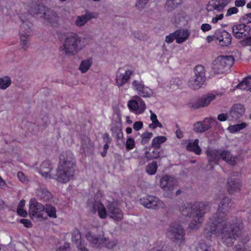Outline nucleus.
Listing matches in <instances>:
<instances>
[{"instance_id":"obj_1","label":"nucleus","mask_w":251,"mask_h":251,"mask_svg":"<svg viewBox=\"0 0 251 251\" xmlns=\"http://www.w3.org/2000/svg\"><path fill=\"white\" fill-rule=\"evenodd\" d=\"M233 203L228 197L221 201L218 212L210 218L204 231L206 239L212 241L220 235L222 242L227 247L233 245L243 228L242 223L237 219L228 221L226 212L230 210Z\"/></svg>"},{"instance_id":"obj_2","label":"nucleus","mask_w":251,"mask_h":251,"mask_svg":"<svg viewBox=\"0 0 251 251\" xmlns=\"http://www.w3.org/2000/svg\"><path fill=\"white\" fill-rule=\"evenodd\" d=\"M211 207V203L207 201L190 202L182 205L180 211L182 215L190 219L189 228L196 229L200 227L204 215L210 211Z\"/></svg>"},{"instance_id":"obj_3","label":"nucleus","mask_w":251,"mask_h":251,"mask_svg":"<svg viewBox=\"0 0 251 251\" xmlns=\"http://www.w3.org/2000/svg\"><path fill=\"white\" fill-rule=\"evenodd\" d=\"M75 164L74 156L71 152L62 153L60 156L56 174L52 178L59 182L67 183L74 176Z\"/></svg>"},{"instance_id":"obj_4","label":"nucleus","mask_w":251,"mask_h":251,"mask_svg":"<svg viewBox=\"0 0 251 251\" xmlns=\"http://www.w3.org/2000/svg\"><path fill=\"white\" fill-rule=\"evenodd\" d=\"M85 47L82 37L75 33L67 34L60 47V51L67 56H75Z\"/></svg>"},{"instance_id":"obj_5","label":"nucleus","mask_w":251,"mask_h":251,"mask_svg":"<svg viewBox=\"0 0 251 251\" xmlns=\"http://www.w3.org/2000/svg\"><path fill=\"white\" fill-rule=\"evenodd\" d=\"M28 12L32 15H37L45 22L54 25L58 21L56 13L37 1H32L28 6Z\"/></svg>"},{"instance_id":"obj_6","label":"nucleus","mask_w":251,"mask_h":251,"mask_svg":"<svg viewBox=\"0 0 251 251\" xmlns=\"http://www.w3.org/2000/svg\"><path fill=\"white\" fill-rule=\"evenodd\" d=\"M85 237L91 245L95 248L106 247L108 249H113L117 243L115 240L110 241L102 233L101 234H95L92 232H88Z\"/></svg>"},{"instance_id":"obj_7","label":"nucleus","mask_w":251,"mask_h":251,"mask_svg":"<svg viewBox=\"0 0 251 251\" xmlns=\"http://www.w3.org/2000/svg\"><path fill=\"white\" fill-rule=\"evenodd\" d=\"M185 234V230L182 226L177 223L170 225L166 232L167 236L179 246L184 244Z\"/></svg>"},{"instance_id":"obj_8","label":"nucleus","mask_w":251,"mask_h":251,"mask_svg":"<svg viewBox=\"0 0 251 251\" xmlns=\"http://www.w3.org/2000/svg\"><path fill=\"white\" fill-rule=\"evenodd\" d=\"M234 61L232 55L218 56L213 62L212 69L215 73L222 74L230 69Z\"/></svg>"},{"instance_id":"obj_9","label":"nucleus","mask_w":251,"mask_h":251,"mask_svg":"<svg viewBox=\"0 0 251 251\" xmlns=\"http://www.w3.org/2000/svg\"><path fill=\"white\" fill-rule=\"evenodd\" d=\"M32 24L29 22L23 23L20 28V43L22 48L26 50L28 47V38L32 34Z\"/></svg>"},{"instance_id":"obj_10","label":"nucleus","mask_w":251,"mask_h":251,"mask_svg":"<svg viewBox=\"0 0 251 251\" xmlns=\"http://www.w3.org/2000/svg\"><path fill=\"white\" fill-rule=\"evenodd\" d=\"M140 201L141 204L144 207L156 210L164 208L165 206L162 201L153 196L147 195L143 197L140 199Z\"/></svg>"},{"instance_id":"obj_11","label":"nucleus","mask_w":251,"mask_h":251,"mask_svg":"<svg viewBox=\"0 0 251 251\" xmlns=\"http://www.w3.org/2000/svg\"><path fill=\"white\" fill-rule=\"evenodd\" d=\"M45 206L39 203L35 198L31 199L29 203L28 213L31 218L42 217Z\"/></svg>"},{"instance_id":"obj_12","label":"nucleus","mask_w":251,"mask_h":251,"mask_svg":"<svg viewBox=\"0 0 251 251\" xmlns=\"http://www.w3.org/2000/svg\"><path fill=\"white\" fill-rule=\"evenodd\" d=\"M134 71L132 70L126 69L125 70L123 68H119L116 73V85L119 87L123 86L129 81Z\"/></svg>"},{"instance_id":"obj_13","label":"nucleus","mask_w":251,"mask_h":251,"mask_svg":"<svg viewBox=\"0 0 251 251\" xmlns=\"http://www.w3.org/2000/svg\"><path fill=\"white\" fill-rule=\"evenodd\" d=\"M108 216L115 222L123 220L124 214L122 210L115 202H112L107 206Z\"/></svg>"},{"instance_id":"obj_14","label":"nucleus","mask_w":251,"mask_h":251,"mask_svg":"<svg viewBox=\"0 0 251 251\" xmlns=\"http://www.w3.org/2000/svg\"><path fill=\"white\" fill-rule=\"evenodd\" d=\"M132 84L133 89L143 97H151L153 94L152 90L145 86L142 81L135 80L133 81Z\"/></svg>"},{"instance_id":"obj_15","label":"nucleus","mask_w":251,"mask_h":251,"mask_svg":"<svg viewBox=\"0 0 251 251\" xmlns=\"http://www.w3.org/2000/svg\"><path fill=\"white\" fill-rule=\"evenodd\" d=\"M250 26L244 24L236 25L232 27L234 35L239 39L248 37L250 35Z\"/></svg>"},{"instance_id":"obj_16","label":"nucleus","mask_w":251,"mask_h":251,"mask_svg":"<svg viewBox=\"0 0 251 251\" xmlns=\"http://www.w3.org/2000/svg\"><path fill=\"white\" fill-rule=\"evenodd\" d=\"M235 175L231 176L228 178L227 182L226 188L230 194H234L241 190V181L239 178L235 177Z\"/></svg>"},{"instance_id":"obj_17","label":"nucleus","mask_w":251,"mask_h":251,"mask_svg":"<svg viewBox=\"0 0 251 251\" xmlns=\"http://www.w3.org/2000/svg\"><path fill=\"white\" fill-rule=\"evenodd\" d=\"M215 99V96L212 94H208L198 99L197 101L190 103L191 107L198 109L207 106Z\"/></svg>"},{"instance_id":"obj_18","label":"nucleus","mask_w":251,"mask_h":251,"mask_svg":"<svg viewBox=\"0 0 251 251\" xmlns=\"http://www.w3.org/2000/svg\"><path fill=\"white\" fill-rule=\"evenodd\" d=\"M216 41L219 42L220 46L225 47L230 44L231 42V35L224 29L216 32Z\"/></svg>"},{"instance_id":"obj_19","label":"nucleus","mask_w":251,"mask_h":251,"mask_svg":"<svg viewBox=\"0 0 251 251\" xmlns=\"http://www.w3.org/2000/svg\"><path fill=\"white\" fill-rule=\"evenodd\" d=\"M244 113L245 109L242 104H235L229 112L228 119L230 121H237L243 116Z\"/></svg>"},{"instance_id":"obj_20","label":"nucleus","mask_w":251,"mask_h":251,"mask_svg":"<svg viewBox=\"0 0 251 251\" xmlns=\"http://www.w3.org/2000/svg\"><path fill=\"white\" fill-rule=\"evenodd\" d=\"M176 182L175 179L171 176L165 175L160 180L161 188L165 191H172Z\"/></svg>"},{"instance_id":"obj_21","label":"nucleus","mask_w":251,"mask_h":251,"mask_svg":"<svg viewBox=\"0 0 251 251\" xmlns=\"http://www.w3.org/2000/svg\"><path fill=\"white\" fill-rule=\"evenodd\" d=\"M98 14L95 12L86 11L85 14L78 16L75 21V25L78 27L84 26L88 21L98 17Z\"/></svg>"},{"instance_id":"obj_22","label":"nucleus","mask_w":251,"mask_h":251,"mask_svg":"<svg viewBox=\"0 0 251 251\" xmlns=\"http://www.w3.org/2000/svg\"><path fill=\"white\" fill-rule=\"evenodd\" d=\"M215 119L206 118L202 122H198L194 125V130L197 132L201 133L211 128V123L215 121Z\"/></svg>"},{"instance_id":"obj_23","label":"nucleus","mask_w":251,"mask_h":251,"mask_svg":"<svg viewBox=\"0 0 251 251\" xmlns=\"http://www.w3.org/2000/svg\"><path fill=\"white\" fill-rule=\"evenodd\" d=\"M208 161L210 164L212 163L217 164L220 159V151L215 149L209 148L206 151Z\"/></svg>"},{"instance_id":"obj_24","label":"nucleus","mask_w":251,"mask_h":251,"mask_svg":"<svg viewBox=\"0 0 251 251\" xmlns=\"http://www.w3.org/2000/svg\"><path fill=\"white\" fill-rule=\"evenodd\" d=\"M226 3L223 1H209L206 5V10L210 11L216 10L218 12L222 11Z\"/></svg>"},{"instance_id":"obj_25","label":"nucleus","mask_w":251,"mask_h":251,"mask_svg":"<svg viewBox=\"0 0 251 251\" xmlns=\"http://www.w3.org/2000/svg\"><path fill=\"white\" fill-rule=\"evenodd\" d=\"M53 167L49 160H46L42 162L40 166V173L42 176L46 178H52L50 172Z\"/></svg>"},{"instance_id":"obj_26","label":"nucleus","mask_w":251,"mask_h":251,"mask_svg":"<svg viewBox=\"0 0 251 251\" xmlns=\"http://www.w3.org/2000/svg\"><path fill=\"white\" fill-rule=\"evenodd\" d=\"M160 156L159 150L154 149L152 151H146L143 157H142L140 164L143 165L146 162L153 159L157 158Z\"/></svg>"},{"instance_id":"obj_27","label":"nucleus","mask_w":251,"mask_h":251,"mask_svg":"<svg viewBox=\"0 0 251 251\" xmlns=\"http://www.w3.org/2000/svg\"><path fill=\"white\" fill-rule=\"evenodd\" d=\"M221 158L230 165L234 166L237 163V158L233 156L229 151H220Z\"/></svg>"},{"instance_id":"obj_28","label":"nucleus","mask_w":251,"mask_h":251,"mask_svg":"<svg viewBox=\"0 0 251 251\" xmlns=\"http://www.w3.org/2000/svg\"><path fill=\"white\" fill-rule=\"evenodd\" d=\"M93 209L94 212L97 211L101 219H105L108 216L107 212L103 204L100 202H95L93 204Z\"/></svg>"},{"instance_id":"obj_29","label":"nucleus","mask_w":251,"mask_h":251,"mask_svg":"<svg viewBox=\"0 0 251 251\" xmlns=\"http://www.w3.org/2000/svg\"><path fill=\"white\" fill-rule=\"evenodd\" d=\"M37 197L45 201H50L52 196L50 192L45 187H40L37 190Z\"/></svg>"},{"instance_id":"obj_30","label":"nucleus","mask_w":251,"mask_h":251,"mask_svg":"<svg viewBox=\"0 0 251 251\" xmlns=\"http://www.w3.org/2000/svg\"><path fill=\"white\" fill-rule=\"evenodd\" d=\"M199 142V140L198 139L194 141L189 140L186 147V150L189 151L195 152L197 155L200 154L201 150L198 145Z\"/></svg>"},{"instance_id":"obj_31","label":"nucleus","mask_w":251,"mask_h":251,"mask_svg":"<svg viewBox=\"0 0 251 251\" xmlns=\"http://www.w3.org/2000/svg\"><path fill=\"white\" fill-rule=\"evenodd\" d=\"M204 82L205 81L193 76L188 81L187 84L191 89L198 90L202 87Z\"/></svg>"},{"instance_id":"obj_32","label":"nucleus","mask_w":251,"mask_h":251,"mask_svg":"<svg viewBox=\"0 0 251 251\" xmlns=\"http://www.w3.org/2000/svg\"><path fill=\"white\" fill-rule=\"evenodd\" d=\"M176 42L180 44L186 41L188 38L190 33L188 30H177L175 32Z\"/></svg>"},{"instance_id":"obj_33","label":"nucleus","mask_w":251,"mask_h":251,"mask_svg":"<svg viewBox=\"0 0 251 251\" xmlns=\"http://www.w3.org/2000/svg\"><path fill=\"white\" fill-rule=\"evenodd\" d=\"M81 147L84 153H88L93 150L94 143L88 137L85 136L82 139Z\"/></svg>"},{"instance_id":"obj_34","label":"nucleus","mask_w":251,"mask_h":251,"mask_svg":"<svg viewBox=\"0 0 251 251\" xmlns=\"http://www.w3.org/2000/svg\"><path fill=\"white\" fill-rule=\"evenodd\" d=\"M72 240L78 247V248L82 251H86L85 247L81 248V235L79 231L77 229H75L72 232Z\"/></svg>"},{"instance_id":"obj_35","label":"nucleus","mask_w":251,"mask_h":251,"mask_svg":"<svg viewBox=\"0 0 251 251\" xmlns=\"http://www.w3.org/2000/svg\"><path fill=\"white\" fill-rule=\"evenodd\" d=\"M236 88L243 90H250L251 92V76H248L239 83Z\"/></svg>"},{"instance_id":"obj_36","label":"nucleus","mask_w":251,"mask_h":251,"mask_svg":"<svg viewBox=\"0 0 251 251\" xmlns=\"http://www.w3.org/2000/svg\"><path fill=\"white\" fill-rule=\"evenodd\" d=\"M195 75L194 76L201 79L203 81H205V70L203 66L202 65H197L194 69Z\"/></svg>"},{"instance_id":"obj_37","label":"nucleus","mask_w":251,"mask_h":251,"mask_svg":"<svg viewBox=\"0 0 251 251\" xmlns=\"http://www.w3.org/2000/svg\"><path fill=\"white\" fill-rule=\"evenodd\" d=\"M167 140L166 137L163 136H159L156 137H155L153 139L151 142L152 147L154 148L155 149L159 150L160 145L164 143Z\"/></svg>"},{"instance_id":"obj_38","label":"nucleus","mask_w":251,"mask_h":251,"mask_svg":"<svg viewBox=\"0 0 251 251\" xmlns=\"http://www.w3.org/2000/svg\"><path fill=\"white\" fill-rule=\"evenodd\" d=\"M92 64V59L88 58L81 61L79 69L82 73H86L90 68Z\"/></svg>"},{"instance_id":"obj_39","label":"nucleus","mask_w":251,"mask_h":251,"mask_svg":"<svg viewBox=\"0 0 251 251\" xmlns=\"http://www.w3.org/2000/svg\"><path fill=\"white\" fill-rule=\"evenodd\" d=\"M157 169V164L156 161H152L149 163L146 167V172L150 175H154Z\"/></svg>"},{"instance_id":"obj_40","label":"nucleus","mask_w":251,"mask_h":251,"mask_svg":"<svg viewBox=\"0 0 251 251\" xmlns=\"http://www.w3.org/2000/svg\"><path fill=\"white\" fill-rule=\"evenodd\" d=\"M44 210L50 217L53 218H56L57 216L56 208L52 205L50 204H46L45 206Z\"/></svg>"},{"instance_id":"obj_41","label":"nucleus","mask_w":251,"mask_h":251,"mask_svg":"<svg viewBox=\"0 0 251 251\" xmlns=\"http://www.w3.org/2000/svg\"><path fill=\"white\" fill-rule=\"evenodd\" d=\"M197 250L199 251L201 250V251H211L209 249V247L207 245L203 242H200L197 246L196 247ZM234 251H244L243 249L240 247H235Z\"/></svg>"},{"instance_id":"obj_42","label":"nucleus","mask_w":251,"mask_h":251,"mask_svg":"<svg viewBox=\"0 0 251 251\" xmlns=\"http://www.w3.org/2000/svg\"><path fill=\"white\" fill-rule=\"evenodd\" d=\"M11 81L9 77L0 78V89L5 90L11 84Z\"/></svg>"},{"instance_id":"obj_43","label":"nucleus","mask_w":251,"mask_h":251,"mask_svg":"<svg viewBox=\"0 0 251 251\" xmlns=\"http://www.w3.org/2000/svg\"><path fill=\"white\" fill-rule=\"evenodd\" d=\"M246 126V124L245 123L230 126L228 127V129L230 132H237Z\"/></svg>"},{"instance_id":"obj_44","label":"nucleus","mask_w":251,"mask_h":251,"mask_svg":"<svg viewBox=\"0 0 251 251\" xmlns=\"http://www.w3.org/2000/svg\"><path fill=\"white\" fill-rule=\"evenodd\" d=\"M153 134L151 132H146L143 133L141 135L142 140L141 144L143 145L146 144L148 143L150 140V139L152 136Z\"/></svg>"},{"instance_id":"obj_45","label":"nucleus","mask_w":251,"mask_h":251,"mask_svg":"<svg viewBox=\"0 0 251 251\" xmlns=\"http://www.w3.org/2000/svg\"><path fill=\"white\" fill-rule=\"evenodd\" d=\"M128 107L130 110L133 111H136L138 113V105L137 100H130L128 102Z\"/></svg>"},{"instance_id":"obj_46","label":"nucleus","mask_w":251,"mask_h":251,"mask_svg":"<svg viewBox=\"0 0 251 251\" xmlns=\"http://www.w3.org/2000/svg\"><path fill=\"white\" fill-rule=\"evenodd\" d=\"M138 105V113H142L146 109V106L144 101L138 96H136Z\"/></svg>"},{"instance_id":"obj_47","label":"nucleus","mask_w":251,"mask_h":251,"mask_svg":"<svg viewBox=\"0 0 251 251\" xmlns=\"http://www.w3.org/2000/svg\"><path fill=\"white\" fill-rule=\"evenodd\" d=\"M180 3H176L174 1H166L165 7L168 11H172L176 8Z\"/></svg>"},{"instance_id":"obj_48","label":"nucleus","mask_w":251,"mask_h":251,"mask_svg":"<svg viewBox=\"0 0 251 251\" xmlns=\"http://www.w3.org/2000/svg\"><path fill=\"white\" fill-rule=\"evenodd\" d=\"M126 149L128 150L133 149L135 147L134 139L132 138H128L126 140Z\"/></svg>"},{"instance_id":"obj_49","label":"nucleus","mask_w":251,"mask_h":251,"mask_svg":"<svg viewBox=\"0 0 251 251\" xmlns=\"http://www.w3.org/2000/svg\"><path fill=\"white\" fill-rule=\"evenodd\" d=\"M242 22L244 25L248 24L251 23V13L247 14L242 18Z\"/></svg>"},{"instance_id":"obj_50","label":"nucleus","mask_w":251,"mask_h":251,"mask_svg":"<svg viewBox=\"0 0 251 251\" xmlns=\"http://www.w3.org/2000/svg\"><path fill=\"white\" fill-rule=\"evenodd\" d=\"M238 9L236 7H232L229 8L226 12V17L230 16L232 15V14H236L238 12Z\"/></svg>"},{"instance_id":"obj_51","label":"nucleus","mask_w":251,"mask_h":251,"mask_svg":"<svg viewBox=\"0 0 251 251\" xmlns=\"http://www.w3.org/2000/svg\"><path fill=\"white\" fill-rule=\"evenodd\" d=\"M175 39H176V35L175 33L174 32L173 33L170 34L169 35H167L166 37L165 41L167 43L170 44L172 43Z\"/></svg>"},{"instance_id":"obj_52","label":"nucleus","mask_w":251,"mask_h":251,"mask_svg":"<svg viewBox=\"0 0 251 251\" xmlns=\"http://www.w3.org/2000/svg\"><path fill=\"white\" fill-rule=\"evenodd\" d=\"M146 5L147 2L146 1H137L135 4L136 7L140 10H142L144 8Z\"/></svg>"},{"instance_id":"obj_53","label":"nucleus","mask_w":251,"mask_h":251,"mask_svg":"<svg viewBox=\"0 0 251 251\" xmlns=\"http://www.w3.org/2000/svg\"><path fill=\"white\" fill-rule=\"evenodd\" d=\"M143 124L142 122H136L133 126V129L136 131H138L143 127Z\"/></svg>"},{"instance_id":"obj_54","label":"nucleus","mask_w":251,"mask_h":251,"mask_svg":"<svg viewBox=\"0 0 251 251\" xmlns=\"http://www.w3.org/2000/svg\"><path fill=\"white\" fill-rule=\"evenodd\" d=\"M212 27L211 25L208 24H203L201 25V29L203 32L209 31L211 29Z\"/></svg>"},{"instance_id":"obj_55","label":"nucleus","mask_w":251,"mask_h":251,"mask_svg":"<svg viewBox=\"0 0 251 251\" xmlns=\"http://www.w3.org/2000/svg\"><path fill=\"white\" fill-rule=\"evenodd\" d=\"M17 213L23 217H26L27 215V212L23 208H17Z\"/></svg>"},{"instance_id":"obj_56","label":"nucleus","mask_w":251,"mask_h":251,"mask_svg":"<svg viewBox=\"0 0 251 251\" xmlns=\"http://www.w3.org/2000/svg\"><path fill=\"white\" fill-rule=\"evenodd\" d=\"M21 223L23 224L26 227H30L32 226L31 221L27 219H21L20 220Z\"/></svg>"},{"instance_id":"obj_57","label":"nucleus","mask_w":251,"mask_h":251,"mask_svg":"<svg viewBox=\"0 0 251 251\" xmlns=\"http://www.w3.org/2000/svg\"><path fill=\"white\" fill-rule=\"evenodd\" d=\"M70 248V243H65L63 246L58 248L56 251H66Z\"/></svg>"},{"instance_id":"obj_58","label":"nucleus","mask_w":251,"mask_h":251,"mask_svg":"<svg viewBox=\"0 0 251 251\" xmlns=\"http://www.w3.org/2000/svg\"><path fill=\"white\" fill-rule=\"evenodd\" d=\"M228 115L226 114H220L218 116L217 119L220 121L224 122L228 119Z\"/></svg>"},{"instance_id":"obj_59","label":"nucleus","mask_w":251,"mask_h":251,"mask_svg":"<svg viewBox=\"0 0 251 251\" xmlns=\"http://www.w3.org/2000/svg\"><path fill=\"white\" fill-rule=\"evenodd\" d=\"M223 17L224 15L223 14L217 15L215 17L212 18V22L213 24H216L218 22V21L222 20Z\"/></svg>"},{"instance_id":"obj_60","label":"nucleus","mask_w":251,"mask_h":251,"mask_svg":"<svg viewBox=\"0 0 251 251\" xmlns=\"http://www.w3.org/2000/svg\"><path fill=\"white\" fill-rule=\"evenodd\" d=\"M17 176L21 181L25 182L26 180L25 176L23 172H19Z\"/></svg>"},{"instance_id":"obj_61","label":"nucleus","mask_w":251,"mask_h":251,"mask_svg":"<svg viewBox=\"0 0 251 251\" xmlns=\"http://www.w3.org/2000/svg\"><path fill=\"white\" fill-rule=\"evenodd\" d=\"M150 251H170L169 248L167 247H163L161 249H157L155 248H152L150 250Z\"/></svg>"},{"instance_id":"obj_62","label":"nucleus","mask_w":251,"mask_h":251,"mask_svg":"<svg viewBox=\"0 0 251 251\" xmlns=\"http://www.w3.org/2000/svg\"><path fill=\"white\" fill-rule=\"evenodd\" d=\"M246 4L245 1H235V5L236 7H242Z\"/></svg>"},{"instance_id":"obj_63","label":"nucleus","mask_w":251,"mask_h":251,"mask_svg":"<svg viewBox=\"0 0 251 251\" xmlns=\"http://www.w3.org/2000/svg\"><path fill=\"white\" fill-rule=\"evenodd\" d=\"M213 40L216 41V33H215L214 35H213V36H208L206 37V41L208 43H210Z\"/></svg>"},{"instance_id":"obj_64","label":"nucleus","mask_w":251,"mask_h":251,"mask_svg":"<svg viewBox=\"0 0 251 251\" xmlns=\"http://www.w3.org/2000/svg\"><path fill=\"white\" fill-rule=\"evenodd\" d=\"M103 140L104 142L106 143H109L111 142V138L109 137V135L107 133H105L103 135Z\"/></svg>"}]
</instances>
